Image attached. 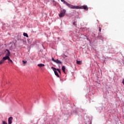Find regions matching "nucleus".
<instances>
[{
    "label": "nucleus",
    "mask_w": 124,
    "mask_h": 124,
    "mask_svg": "<svg viewBox=\"0 0 124 124\" xmlns=\"http://www.w3.org/2000/svg\"><path fill=\"white\" fill-rule=\"evenodd\" d=\"M74 8L73 9H84V10H89V8H88V6L87 5H83V6H76L74 5Z\"/></svg>",
    "instance_id": "f257e3e1"
},
{
    "label": "nucleus",
    "mask_w": 124,
    "mask_h": 124,
    "mask_svg": "<svg viewBox=\"0 0 124 124\" xmlns=\"http://www.w3.org/2000/svg\"><path fill=\"white\" fill-rule=\"evenodd\" d=\"M62 2H63L64 4H66L67 7H68L69 8H71V9H73L74 8V5H71L68 3L66 1H65L64 0H61Z\"/></svg>",
    "instance_id": "f03ea898"
},
{
    "label": "nucleus",
    "mask_w": 124,
    "mask_h": 124,
    "mask_svg": "<svg viewBox=\"0 0 124 124\" xmlns=\"http://www.w3.org/2000/svg\"><path fill=\"white\" fill-rule=\"evenodd\" d=\"M66 12V10H65V9H63L62 10H61L60 13L59 14V16L60 18H62V17H64Z\"/></svg>",
    "instance_id": "7ed1b4c3"
},
{
    "label": "nucleus",
    "mask_w": 124,
    "mask_h": 124,
    "mask_svg": "<svg viewBox=\"0 0 124 124\" xmlns=\"http://www.w3.org/2000/svg\"><path fill=\"white\" fill-rule=\"evenodd\" d=\"M12 120H13V117H10L8 118V124H12Z\"/></svg>",
    "instance_id": "20e7f679"
},
{
    "label": "nucleus",
    "mask_w": 124,
    "mask_h": 124,
    "mask_svg": "<svg viewBox=\"0 0 124 124\" xmlns=\"http://www.w3.org/2000/svg\"><path fill=\"white\" fill-rule=\"evenodd\" d=\"M5 52H7L6 53V56L9 57L10 56V51L8 49H6Z\"/></svg>",
    "instance_id": "39448f33"
},
{
    "label": "nucleus",
    "mask_w": 124,
    "mask_h": 124,
    "mask_svg": "<svg viewBox=\"0 0 124 124\" xmlns=\"http://www.w3.org/2000/svg\"><path fill=\"white\" fill-rule=\"evenodd\" d=\"M55 62L58 64H62V62L59 60L58 59L56 60V61H55Z\"/></svg>",
    "instance_id": "423d86ee"
},
{
    "label": "nucleus",
    "mask_w": 124,
    "mask_h": 124,
    "mask_svg": "<svg viewBox=\"0 0 124 124\" xmlns=\"http://www.w3.org/2000/svg\"><path fill=\"white\" fill-rule=\"evenodd\" d=\"M62 71H63V72L64 73H65V66H62Z\"/></svg>",
    "instance_id": "0eeeda50"
},
{
    "label": "nucleus",
    "mask_w": 124,
    "mask_h": 124,
    "mask_svg": "<svg viewBox=\"0 0 124 124\" xmlns=\"http://www.w3.org/2000/svg\"><path fill=\"white\" fill-rule=\"evenodd\" d=\"M9 58V57L8 56H5L4 57H3L2 58V60H3V61L4 62L5 61H6V60H8V58Z\"/></svg>",
    "instance_id": "6e6552de"
},
{
    "label": "nucleus",
    "mask_w": 124,
    "mask_h": 124,
    "mask_svg": "<svg viewBox=\"0 0 124 124\" xmlns=\"http://www.w3.org/2000/svg\"><path fill=\"white\" fill-rule=\"evenodd\" d=\"M55 75H56V76H57V77H60V76L59 75V74H58V72H57V71H54Z\"/></svg>",
    "instance_id": "1a4fd4ad"
},
{
    "label": "nucleus",
    "mask_w": 124,
    "mask_h": 124,
    "mask_svg": "<svg viewBox=\"0 0 124 124\" xmlns=\"http://www.w3.org/2000/svg\"><path fill=\"white\" fill-rule=\"evenodd\" d=\"M37 65L39 66V67H42L43 66H45V65L44 64H38Z\"/></svg>",
    "instance_id": "9d476101"
},
{
    "label": "nucleus",
    "mask_w": 124,
    "mask_h": 124,
    "mask_svg": "<svg viewBox=\"0 0 124 124\" xmlns=\"http://www.w3.org/2000/svg\"><path fill=\"white\" fill-rule=\"evenodd\" d=\"M23 35L24 36H26V37H29V35H28V34L27 33H23Z\"/></svg>",
    "instance_id": "9b49d317"
},
{
    "label": "nucleus",
    "mask_w": 124,
    "mask_h": 124,
    "mask_svg": "<svg viewBox=\"0 0 124 124\" xmlns=\"http://www.w3.org/2000/svg\"><path fill=\"white\" fill-rule=\"evenodd\" d=\"M77 64H82V62L77 61Z\"/></svg>",
    "instance_id": "f8f14e48"
},
{
    "label": "nucleus",
    "mask_w": 124,
    "mask_h": 124,
    "mask_svg": "<svg viewBox=\"0 0 124 124\" xmlns=\"http://www.w3.org/2000/svg\"><path fill=\"white\" fill-rule=\"evenodd\" d=\"M8 61H9V62H13L11 60V59H10V58H8Z\"/></svg>",
    "instance_id": "ddd939ff"
},
{
    "label": "nucleus",
    "mask_w": 124,
    "mask_h": 124,
    "mask_svg": "<svg viewBox=\"0 0 124 124\" xmlns=\"http://www.w3.org/2000/svg\"><path fill=\"white\" fill-rule=\"evenodd\" d=\"M4 62V61L3 60V59H2V60L0 61V64H2V63H3Z\"/></svg>",
    "instance_id": "4468645a"
},
{
    "label": "nucleus",
    "mask_w": 124,
    "mask_h": 124,
    "mask_svg": "<svg viewBox=\"0 0 124 124\" xmlns=\"http://www.w3.org/2000/svg\"><path fill=\"white\" fill-rule=\"evenodd\" d=\"M51 69H53V71H55L57 70V68H54V67H51Z\"/></svg>",
    "instance_id": "2eb2a0df"
},
{
    "label": "nucleus",
    "mask_w": 124,
    "mask_h": 124,
    "mask_svg": "<svg viewBox=\"0 0 124 124\" xmlns=\"http://www.w3.org/2000/svg\"><path fill=\"white\" fill-rule=\"evenodd\" d=\"M2 124H7V123H6L5 121H2Z\"/></svg>",
    "instance_id": "dca6fc26"
},
{
    "label": "nucleus",
    "mask_w": 124,
    "mask_h": 124,
    "mask_svg": "<svg viewBox=\"0 0 124 124\" xmlns=\"http://www.w3.org/2000/svg\"><path fill=\"white\" fill-rule=\"evenodd\" d=\"M52 62H56V60H55V59H54V58H52Z\"/></svg>",
    "instance_id": "f3484780"
},
{
    "label": "nucleus",
    "mask_w": 124,
    "mask_h": 124,
    "mask_svg": "<svg viewBox=\"0 0 124 124\" xmlns=\"http://www.w3.org/2000/svg\"><path fill=\"white\" fill-rule=\"evenodd\" d=\"M22 62L23 64H25V63H27V61H22Z\"/></svg>",
    "instance_id": "a211bd4d"
},
{
    "label": "nucleus",
    "mask_w": 124,
    "mask_h": 124,
    "mask_svg": "<svg viewBox=\"0 0 124 124\" xmlns=\"http://www.w3.org/2000/svg\"><path fill=\"white\" fill-rule=\"evenodd\" d=\"M73 25H74V26H77L76 22L74 21V22H73Z\"/></svg>",
    "instance_id": "6ab92c4d"
},
{
    "label": "nucleus",
    "mask_w": 124,
    "mask_h": 124,
    "mask_svg": "<svg viewBox=\"0 0 124 124\" xmlns=\"http://www.w3.org/2000/svg\"><path fill=\"white\" fill-rule=\"evenodd\" d=\"M99 31H101V28L99 27Z\"/></svg>",
    "instance_id": "aec40b11"
},
{
    "label": "nucleus",
    "mask_w": 124,
    "mask_h": 124,
    "mask_svg": "<svg viewBox=\"0 0 124 124\" xmlns=\"http://www.w3.org/2000/svg\"><path fill=\"white\" fill-rule=\"evenodd\" d=\"M57 71H60V69H56V70Z\"/></svg>",
    "instance_id": "412c9836"
},
{
    "label": "nucleus",
    "mask_w": 124,
    "mask_h": 124,
    "mask_svg": "<svg viewBox=\"0 0 124 124\" xmlns=\"http://www.w3.org/2000/svg\"><path fill=\"white\" fill-rule=\"evenodd\" d=\"M60 73H61V70H59V71H58Z\"/></svg>",
    "instance_id": "4be33fe9"
},
{
    "label": "nucleus",
    "mask_w": 124,
    "mask_h": 124,
    "mask_svg": "<svg viewBox=\"0 0 124 124\" xmlns=\"http://www.w3.org/2000/svg\"><path fill=\"white\" fill-rule=\"evenodd\" d=\"M65 57L66 58L67 56L66 55H64Z\"/></svg>",
    "instance_id": "5701e85b"
}]
</instances>
